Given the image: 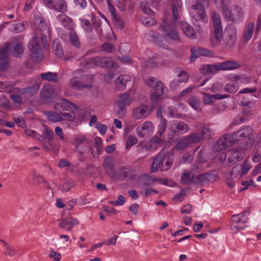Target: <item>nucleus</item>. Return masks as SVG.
I'll return each instance as SVG.
<instances>
[{
  "label": "nucleus",
  "mask_w": 261,
  "mask_h": 261,
  "mask_svg": "<svg viewBox=\"0 0 261 261\" xmlns=\"http://www.w3.org/2000/svg\"><path fill=\"white\" fill-rule=\"evenodd\" d=\"M49 8L60 12H66L67 9V6L64 0L53 2Z\"/></svg>",
  "instance_id": "29"
},
{
  "label": "nucleus",
  "mask_w": 261,
  "mask_h": 261,
  "mask_svg": "<svg viewBox=\"0 0 261 261\" xmlns=\"http://www.w3.org/2000/svg\"><path fill=\"white\" fill-rule=\"evenodd\" d=\"M91 77L85 75L82 76V79L77 80L74 77L71 79L70 84L72 88L75 89H82L84 88H91L90 83Z\"/></svg>",
  "instance_id": "15"
},
{
  "label": "nucleus",
  "mask_w": 261,
  "mask_h": 261,
  "mask_svg": "<svg viewBox=\"0 0 261 261\" xmlns=\"http://www.w3.org/2000/svg\"><path fill=\"white\" fill-rule=\"evenodd\" d=\"M221 12L227 20L231 13V11L229 9V3L227 1L222 0L221 1Z\"/></svg>",
  "instance_id": "37"
},
{
  "label": "nucleus",
  "mask_w": 261,
  "mask_h": 261,
  "mask_svg": "<svg viewBox=\"0 0 261 261\" xmlns=\"http://www.w3.org/2000/svg\"><path fill=\"white\" fill-rule=\"evenodd\" d=\"M151 94V100L152 103L155 104L161 100L164 95V85L161 81L156 82L152 87Z\"/></svg>",
  "instance_id": "13"
},
{
  "label": "nucleus",
  "mask_w": 261,
  "mask_h": 261,
  "mask_svg": "<svg viewBox=\"0 0 261 261\" xmlns=\"http://www.w3.org/2000/svg\"><path fill=\"white\" fill-rule=\"evenodd\" d=\"M243 16V12L242 8L236 6L233 11L231 12L227 20L233 23H237L242 20Z\"/></svg>",
  "instance_id": "23"
},
{
  "label": "nucleus",
  "mask_w": 261,
  "mask_h": 261,
  "mask_svg": "<svg viewBox=\"0 0 261 261\" xmlns=\"http://www.w3.org/2000/svg\"><path fill=\"white\" fill-rule=\"evenodd\" d=\"M180 27L183 33L186 36L191 38H195V30L189 24L186 22H183L181 23Z\"/></svg>",
  "instance_id": "30"
},
{
  "label": "nucleus",
  "mask_w": 261,
  "mask_h": 261,
  "mask_svg": "<svg viewBox=\"0 0 261 261\" xmlns=\"http://www.w3.org/2000/svg\"><path fill=\"white\" fill-rule=\"evenodd\" d=\"M142 23L145 25H153L156 23V20L151 17H142L141 18Z\"/></svg>",
  "instance_id": "54"
},
{
  "label": "nucleus",
  "mask_w": 261,
  "mask_h": 261,
  "mask_svg": "<svg viewBox=\"0 0 261 261\" xmlns=\"http://www.w3.org/2000/svg\"><path fill=\"white\" fill-rule=\"evenodd\" d=\"M75 150L74 151L78 153V156L79 157V160L81 161H84L86 158L85 156V153L86 150V147H83L81 145L75 146Z\"/></svg>",
  "instance_id": "46"
},
{
  "label": "nucleus",
  "mask_w": 261,
  "mask_h": 261,
  "mask_svg": "<svg viewBox=\"0 0 261 261\" xmlns=\"http://www.w3.org/2000/svg\"><path fill=\"white\" fill-rule=\"evenodd\" d=\"M167 121L165 119H161L160 123L159 124L158 127V134L160 137H161L165 132V130L167 128Z\"/></svg>",
  "instance_id": "47"
},
{
  "label": "nucleus",
  "mask_w": 261,
  "mask_h": 261,
  "mask_svg": "<svg viewBox=\"0 0 261 261\" xmlns=\"http://www.w3.org/2000/svg\"><path fill=\"white\" fill-rule=\"evenodd\" d=\"M214 130L209 125L203 126L201 132V136L202 139H209L214 135Z\"/></svg>",
  "instance_id": "42"
},
{
  "label": "nucleus",
  "mask_w": 261,
  "mask_h": 261,
  "mask_svg": "<svg viewBox=\"0 0 261 261\" xmlns=\"http://www.w3.org/2000/svg\"><path fill=\"white\" fill-rule=\"evenodd\" d=\"M169 14L165 15V18L163 19V23L161 25V29L163 34L174 40H179V38L176 30L173 28V25L168 21V17Z\"/></svg>",
  "instance_id": "8"
},
{
  "label": "nucleus",
  "mask_w": 261,
  "mask_h": 261,
  "mask_svg": "<svg viewBox=\"0 0 261 261\" xmlns=\"http://www.w3.org/2000/svg\"><path fill=\"white\" fill-rule=\"evenodd\" d=\"M34 23L37 27V33L41 35V40L43 47L45 49H48L49 47V44L48 42L47 36H49L50 34L49 27L39 16H35Z\"/></svg>",
  "instance_id": "2"
},
{
  "label": "nucleus",
  "mask_w": 261,
  "mask_h": 261,
  "mask_svg": "<svg viewBox=\"0 0 261 261\" xmlns=\"http://www.w3.org/2000/svg\"><path fill=\"white\" fill-rule=\"evenodd\" d=\"M230 136V134H227L220 138L214 144L213 148V151L215 152L220 151L234 144L233 141Z\"/></svg>",
  "instance_id": "12"
},
{
  "label": "nucleus",
  "mask_w": 261,
  "mask_h": 261,
  "mask_svg": "<svg viewBox=\"0 0 261 261\" xmlns=\"http://www.w3.org/2000/svg\"><path fill=\"white\" fill-rule=\"evenodd\" d=\"M0 241L4 243V245L6 248V250L4 253V254L6 256H9L10 257H13L16 254V251L13 247L8 245V244L4 240H0Z\"/></svg>",
  "instance_id": "43"
},
{
  "label": "nucleus",
  "mask_w": 261,
  "mask_h": 261,
  "mask_svg": "<svg viewBox=\"0 0 261 261\" xmlns=\"http://www.w3.org/2000/svg\"><path fill=\"white\" fill-rule=\"evenodd\" d=\"M113 18V21L115 25L117 28L119 29H123L124 28V23L121 18L116 15V17H112Z\"/></svg>",
  "instance_id": "55"
},
{
  "label": "nucleus",
  "mask_w": 261,
  "mask_h": 261,
  "mask_svg": "<svg viewBox=\"0 0 261 261\" xmlns=\"http://www.w3.org/2000/svg\"><path fill=\"white\" fill-rule=\"evenodd\" d=\"M54 108L56 111L61 113L66 111L69 112V113L74 114V110H77L78 107L67 99L62 98L55 105Z\"/></svg>",
  "instance_id": "11"
},
{
  "label": "nucleus",
  "mask_w": 261,
  "mask_h": 261,
  "mask_svg": "<svg viewBox=\"0 0 261 261\" xmlns=\"http://www.w3.org/2000/svg\"><path fill=\"white\" fill-rule=\"evenodd\" d=\"M115 62L108 57H96L94 58V65L103 68H112L115 66Z\"/></svg>",
  "instance_id": "20"
},
{
  "label": "nucleus",
  "mask_w": 261,
  "mask_h": 261,
  "mask_svg": "<svg viewBox=\"0 0 261 261\" xmlns=\"http://www.w3.org/2000/svg\"><path fill=\"white\" fill-rule=\"evenodd\" d=\"M208 74L213 73L215 74L217 73L218 71L221 70L220 66L219 63L215 64H208Z\"/></svg>",
  "instance_id": "53"
},
{
  "label": "nucleus",
  "mask_w": 261,
  "mask_h": 261,
  "mask_svg": "<svg viewBox=\"0 0 261 261\" xmlns=\"http://www.w3.org/2000/svg\"><path fill=\"white\" fill-rule=\"evenodd\" d=\"M53 49L54 54L59 57H62L64 53L61 44L54 41L53 44Z\"/></svg>",
  "instance_id": "44"
},
{
  "label": "nucleus",
  "mask_w": 261,
  "mask_h": 261,
  "mask_svg": "<svg viewBox=\"0 0 261 261\" xmlns=\"http://www.w3.org/2000/svg\"><path fill=\"white\" fill-rule=\"evenodd\" d=\"M153 126L151 122L145 121L137 126L136 129L137 136L141 138L146 137L153 131Z\"/></svg>",
  "instance_id": "16"
},
{
  "label": "nucleus",
  "mask_w": 261,
  "mask_h": 261,
  "mask_svg": "<svg viewBox=\"0 0 261 261\" xmlns=\"http://www.w3.org/2000/svg\"><path fill=\"white\" fill-rule=\"evenodd\" d=\"M189 104L195 110H200V100L196 97L191 96L188 99Z\"/></svg>",
  "instance_id": "41"
},
{
  "label": "nucleus",
  "mask_w": 261,
  "mask_h": 261,
  "mask_svg": "<svg viewBox=\"0 0 261 261\" xmlns=\"http://www.w3.org/2000/svg\"><path fill=\"white\" fill-rule=\"evenodd\" d=\"M249 212L246 211L240 214H235L231 218V229L237 232L245 227L244 224L247 223L249 220Z\"/></svg>",
  "instance_id": "4"
},
{
  "label": "nucleus",
  "mask_w": 261,
  "mask_h": 261,
  "mask_svg": "<svg viewBox=\"0 0 261 261\" xmlns=\"http://www.w3.org/2000/svg\"><path fill=\"white\" fill-rule=\"evenodd\" d=\"M59 222L58 227L68 231H70L72 227L79 224V221L76 219L72 217H64L62 215V218L57 220Z\"/></svg>",
  "instance_id": "14"
},
{
  "label": "nucleus",
  "mask_w": 261,
  "mask_h": 261,
  "mask_svg": "<svg viewBox=\"0 0 261 261\" xmlns=\"http://www.w3.org/2000/svg\"><path fill=\"white\" fill-rule=\"evenodd\" d=\"M83 23L82 27L85 31L88 33H90L92 31V26L90 23L89 20L87 19H83L81 20Z\"/></svg>",
  "instance_id": "58"
},
{
  "label": "nucleus",
  "mask_w": 261,
  "mask_h": 261,
  "mask_svg": "<svg viewBox=\"0 0 261 261\" xmlns=\"http://www.w3.org/2000/svg\"><path fill=\"white\" fill-rule=\"evenodd\" d=\"M29 48L31 52V57L33 62H39L43 58L41 48L39 44V38L35 36L30 41Z\"/></svg>",
  "instance_id": "6"
},
{
  "label": "nucleus",
  "mask_w": 261,
  "mask_h": 261,
  "mask_svg": "<svg viewBox=\"0 0 261 261\" xmlns=\"http://www.w3.org/2000/svg\"><path fill=\"white\" fill-rule=\"evenodd\" d=\"M9 45L7 47H0V71L8 70L9 67Z\"/></svg>",
  "instance_id": "17"
},
{
  "label": "nucleus",
  "mask_w": 261,
  "mask_h": 261,
  "mask_svg": "<svg viewBox=\"0 0 261 261\" xmlns=\"http://www.w3.org/2000/svg\"><path fill=\"white\" fill-rule=\"evenodd\" d=\"M161 163L159 162L156 158H154L151 166V172L154 173L158 171L159 167L162 166Z\"/></svg>",
  "instance_id": "57"
},
{
  "label": "nucleus",
  "mask_w": 261,
  "mask_h": 261,
  "mask_svg": "<svg viewBox=\"0 0 261 261\" xmlns=\"http://www.w3.org/2000/svg\"><path fill=\"white\" fill-rule=\"evenodd\" d=\"M25 29V25L23 23H18L13 25V31L15 33H19L23 31Z\"/></svg>",
  "instance_id": "64"
},
{
  "label": "nucleus",
  "mask_w": 261,
  "mask_h": 261,
  "mask_svg": "<svg viewBox=\"0 0 261 261\" xmlns=\"http://www.w3.org/2000/svg\"><path fill=\"white\" fill-rule=\"evenodd\" d=\"M239 172V169L237 166H235L232 168V170L230 172L227 177L232 179L233 180L234 179L237 178Z\"/></svg>",
  "instance_id": "59"
},
{
  "label": "nucleus",
  "mask_w": 261,
  "mask_h": 261,
  "mask_svg": "<svg viewBox=\"0 0 261 261\" xmlns=\"http://www.w3.org/2000/svg\"><path fill=\"white\" fill-rule=\"evenodd\" d=\"M69 35L71 44L75 47L79 48L81 47V43L76 33L73 30V31H70Z\"/></svg>",
  "instance_id": "39"
},
{
  "label": "nucleus",
  "mask_w": 261,
  "mask_h": 261,
  "mask_svg": "<svg viewBox=\"0 0 261 261\" xmlns=\"http://www.w3.org/2000/svg\"><path fill=\"white\" fill-rule=\"evenodd\" d=\"M103 166L109 176L113 177L115 175V163L111 156H107L104 159Z\"/></svg>",
  "instance_id": "19"
},
{
  "label": "nucleus",
  "mask_w": 261,
  "mask_h": 261,
  "mask_svg": "<svg viewBox=\"0 0 261 261\" xmlns=\"http://www.w3.org/2000/svg\"><path fill=\"white\" fill-rule=\"evenodd\" d=\"M118 173L120 177L126 178L130 176V170L129 168L123 166L118 170Z\"/></svg>",
  "instance_id": "49"
},
{
  "label": "nucleus",
  "mask_w": 261,
  "mask_h": 261,
  "mask_svg": "<svg viewBox=\"0 0 261 261\" xmlns=\"http://www.w3.org/2000/svg\"><path fill=\"white\" fill-rule=\"evenodd\" d=\"M93 65H94V58L85 59L81 62V65L86 68L91 67Z\"/></svg>",
  "instance_id": "60"
},
{
  "label": "nucleus",
  "mask_w": 261,
  "mask_h": 261,
  "mask_svg": "<svg viewBox=\"0 0 261 261\" xmlns=\"http://www.w3.org/2000/svg\"><path fill=\"white\" fill-rule=\"evenodd\" d=\"M75 185L73 180L70 179L65 182L61 187V190L64 192L69 191Z\"/></svg>",
  "instance_id": "52"
},
{
  "label": "nucleus",
  "mask_w": 261,
  "mask_h": 261,
  "mask_svg": "<svg viewBox=\"0 0 261 261\" xmlns=\"http://www.w3.org/2000/svg\"><path fill=\"white\" fill-rule=\"evenodd\" d=\"M212 18L214 26V37L216 40L212 37L211 41L212 45L215 46L218 42H220L221 41L223 35V30L219 14L216 12H213Z\"/></svg>",
  "instance_id": "5"
},
{
  "label": "nucleus",
  "mask_w": 261,
  "mask_h": 261,
  "mask_svg": "<svg viewBox=\"0 0 261 261\" xmlns=\"http://www.w3.org/2000/svg\"><path fill=\"white\" fill-rule=\"evenodd\" d=\"M41 79L44 81L57 82L59 80L58 74L56 72H47L40 74Z\"/></svg>",
  "instance_id": "35"
},
{
  "label": "nucleus",
  "mask_w": 261,
  "mask_h": 261,
  "mask_svg": "<svg viewBox=\"0 0 261 261\" xmlns=\"http://www.w3.org/2000/svg\"><path fill=\"white\" fill-rule=\"evenodd\" d=\"M158 178L148 174L140 175L138 178V182L142 187L153 185L157 181Z\"/></svg>",
  "instance_id": "22"
},
{
  "label": "nucleus",
  "mask_w": 261,
  "mask_h": 261,
  "mask_svg": "<svg viewBox=\"0 0 261 261\" xmlns=\"http://www.w3.org/2000/svg\"><path fill=\"white\" fill-rule=\"evenodd\" d=\"M43 135H37L34 136V138L40 141L43 146V148L46 151L50 150V147H52L51 142L54 139V132L47 126H44L43 131Z\"/></svg>",
  "instance_id": "7"
},
{
  "label": "nucleus",
  "mask_w": 261,
  "mask_h": 261,
  "mask_svg": "<svg viewBox=\"0 0 261 261\" xmlns=\"http://www.w3.org/2000/svg\"><path fill=\"white\" fill-rule=\"evenodd\" d=\"M219 64L221 70H232L240 67L239 63L232 61H227Z\"/></svg>",
  "instance_id": "31"
},
{
  "label": "nucleus",
  "mask_w": 261,
  "mask_h": 261,
  "mask_svg": "<svg viewBox=\"0 0 261 261\" xmlns=\"http://www.w3.org/2000/svg\"><path fill=\"white\" fill-rule=\"evenodd\" d=\"M230 136L234 144L240 141H245V143L241 142L239 145V149L242 150H246L251 148L254 142L253 129L250 126H243L240 129L230 134Z\"/></svg>",
  "instance_id": "1"
},
{
  "label": "nucleus",
  "mask_w": 261,
  "mask_h": 261,
  "mask_svg": "<svg viewBox=\"0 0 261 261\" xmlns=\"http://www.w3.org/2000/svg\"><path fill=\"white\" fill-rule=\"evenodd\" d=\"M137 147L140 152H143L144 150L148 151L156 149L158 148V145L153 144L149 141L147 142L139 143Z\"/></svg>",
  "instance_id": "33"
},
{
  "label": "nucleus",
  "mask_w": 261,
  "mask_h": 261,
  "mask_svg": "<svg viewBox=\"0 0 261 261\" xmlns=\"http://www.w3.org/2000/svg\"><path fill=\"white\" fill-rule=\"evenodd\" d=\"M168 130L173 136H177L188 132L190 128L187 124L182 121L173 120L170 122Z\"/></svg>",
  "instance_id": "10"
},
{
  "label": "nucleus",
  "mask_w": 261,
  "mask_h": 261,
  "mask_svg": "<svg viewBox=\"0 0 261 261\" xmlns=\"http://www.w3.org/2000/svg\"><path fill=\"white\" fill-rule=\"evenodd\" d=\"M254 29V24L252 22H250L248 23L246 27L244 30V39L247 41L251 39L253 35V31Z\"/></svg>",
  "instance_id": "34"
},
{
  "label": "nucleus",
  "mask_w": 261,
  "mask_h": 261,
  "mask_svg": "<svg viewBox=\"0 0 261 261\" xmlns=\"http://www.w3.org/2000/svg\"><path fill=\"white\" fill-rule=\"evenodd\" d=\"M55 92L53 86L50 85H45L40 92V97L44 100H48L51 97Z\"/></svg>",
  "instance_id": "26"
},
{
  "label": "nucleus",
  "mask_w": 261,
  "mask_h": 261,
  "mask_svg": "<svg viewBox=\"0 0 261 261\" xmlns=\"http://www.w3.org/2000/svg\"><path fill=\"white\" fill-rule=\"evenodd\" d=\"M138 142V139L135 136L129 135L126 141L125 148L126 150H128L133 145H135Z\"/></svg>",
  "instance_id": "48"
},
{
  "label": "nucleus",
  "mask_w": 261,
  "mask_h": 261,
  "mask_svg": "<svg viewBox=\"0 0 261 261\" xmlns=\"http://www.w3.org/2000/svg\"><path fill=\"white\" fill-rule=\"evenodd\" d=\"M190 143L186 137L183 139L178 141L175 146L176 150H182L187 148L190 145Z\"/></svg>",
  "instance_id": "45"
},
{
  "label": "nucleus",
  "mask_w": 261,
  "mask_h": 261,
  "mask_svg": "<svg viewBox=\"0 0 261 261\" xmlns=\"http://www.w3.org/2000/svg\"><path fill=\"white\" fill-rule=\"evenodd\" d=\"M178 80L177 82L179 83H187L189 79L188 73L185 70H181L180 72L178 74Z\"/></svg>",
  "instance_id": "51"
},
{
  "label": "nucleus",
  "mask_w": 261,
  "mask_h": 261,
  "mask_svg": "<svg viewBox=\"0 0 261 261\" xmlns=\"http://www.w3.org/2000/svg\"><path fill=\"white\" fill-rule=\"evenodd\" d=\"M241 150L239 151L236 149H232L228 158L229 162L234 164L243 160L244 155V150Z\"/></svg>",
  "instance_id": "25"
},
{
  "label": "nucleus",
  "mask_w": 261,
  "mask_h": 261,
  "mask_svg": "<svg viewBox=\"0 0 261 261\" xmlns=\"http://www.w3.org/2000/svg\"><path fill=\"white\" fill-rule=\"evenodd\" d=\"M9 45V55L13 48V49L12 51V54L13 57L15 58H20L22 56L23 54L24 49L23 45L21 42H10L9 43H6L3 47H7V45Z\"/></svg>",
  "instance_id": "18"
},
{
  "label": "nucleus",
  "mask_w": 261,
  "mask_h": 261,
  "mask_svg": "<svg viewBox=\"0 0 261 261\" xmlns=\"http://www.w3.org/2000/svg\"><path fill=\"white\" fill-rule=\"evenodd\" d=\"M194 178L195 174L192 171L186 170L181 175L180 182L183 185L194 184Z\"/></svg>",
  "instance_id": "28"
},
{
  "label": "nucleus",
  "mask_w": 261,
  "mask_h": 261,
  "mask_svg": "<svg viewBox=\"0 0 261 261\" xmlns=\"http://www.w3.org/2000/svg\"><path fill=\"white\" fill-rule=\"evenodd\" d=\"M167 155V153L165 150H161L156 156V158L159 162L163 164V162L165 161L166 157Z\"/></svg>",
  "instance_id": "61"
},
{
  "label": "nucleus",
  "mask_w": 261,
  "mask_h": 261,
  "mask_svg": "<svg viewBox=\"0 0 261 261\" xmlns=\"http://www.w3.org/2000/svg\"><path fill=\"white\" fill-rule=\"evenodd\" d=\"M212 178V175L208 173H204L197 175L195 174L194 184L200 185L207 181H210Z\"/></svg>",
  "instance_id": "32"
},
{
  "label": "nucleus",
  "mask_w": 261,
  "mask_h": 261,
  "mask_svg": "<svg viewBox=\"0 0 261 261\" xmlns=\"http://www.w3.org/2000/svg\"><path fill=\"white\" fill-rule=\"evenodd\" d=\"M148 106L142 105L135 108L133 113V117L136 119H140L148 116Z\"/></svg>",
  "instance_id": "24"
},
{
  "label": "nucleus",
  "mask_w": 261,
  "mask_h": 261,
  "mask_svg": "<svg viewBox=\"0 0 261 261\" xmlns=\"http://www.w3.org/2000/svg\"><path fill=\"white\" fill-rule=\"evenodd\" d=\"M131 102L130 95L127 93H122L120 95L119 99L117 101V105H121L126 108V106L129 105Z\"/></svg>",
  "instance_id": "38"
},
{
  "label": "nucleus",
  "mask_w": 261,
  "mask_h": 261,
  "mask_svg": "<svg viewBox=\"0 0 261 261\" xmlns=\"http://www.w3.org/2000/svg\"><path fill=\"white\" fill-rule=\"evenodd\" d=\"M43 113L48 120L54 123L63 121H73L75 119V115L73 113H61L56 111H46Z\"/></svg>",
  "instance_id": "3"
},
{
  "label": "nucleus",
  "mask_w": 261,
  "mask_h": 261,
  "mask_svg": "<svg viewBox=\"0 0 261 261\" xmlns=\"http://www.w3.org/2000/svg\"><path fill=\"white\" fill-rule=\"evenodd\" d=\"M191 16L196 21H204L206 19V13L203 5L197 2L190 9Z\"/></svg>",
  "instance_id": "9"
},
{
  "label": "nucleus",
  "mask_w": 261,
  "mask_h": 261,
  "mask_svg": "<svg viewBox=\"0 0 261 261\" xmlns=\"http://www.w3.org/2000/svg\"><path fill=\"white\" fill-rule=\"evenodd\" d=\"M186 137L189 141L190 144L198 143L202 139L201 134L199 135L196 133H193Z\"/></svg>",
  "instance_id": "50"
},
{
  "label": "nucleus",
  "mask_w": 261,
  "mask_h": 261,
  "mask_svg": "<svg viewBox=\"0 0 261 261\" xmlns=\"http://www.w3.org/2000/svg\"><path fill=\"white\" fill-rule=\"evenodd\" d=\"M241 104L243 106H249V107L245 108L243 110V115L245 116L246 118L248 119L251 114V108L253 106V103L250 101L242 100Z\"/></svg>",
  "instance_id": "40"
},
{
  "label": "nucleus",
  "mask_w": 261,
  "mask_h": 261,
  "mask_svg": "<svg viewBox=\"0 0 261 261\" xmlns=\"http://www.w3.org/2000/svg\"><path fill=\"white\" fill-rule=\"evenodd\" d=\"M227 37L226 42L230 46L233 45L236 42L237 30L232 26H228L226 29Z\"/></svg>",
  "instance_id": "27"
},
{
  "label": "nucleus",
  "mask_w": 261,
  "mask_h": 261,
  "mask_svg": "<svg viewBox=\"0 0 261 261\" xmlns=\"http://www.w3.org/2000/svg\"><path fill=\"white\" fill-rule=\"evenodd\" d=\"M57 19L62 25L69 31H73L75 28V24L72 19L64 14H59Z\"/></svg>",
  "instance_id": "21"
},
{
  "label": "nucleus",
  "mask_w": 261,
  "mask_h": 261,
  "mask_svg": "<svg viewBox=\"0 0 261 261\" xmlns=\"http://www.w3.org/2000/svg\"><path fill=\"white\" fill-rule=\"evenodd\" d=\"M50 258H54L55 261H60L61 258V255L58 252H56L52 249H50L49 254L48 255Z\"/></svg>",
  "instance_id": "62"
},
{
  "label": "nucleus",
  "mask_w": 261,
  "mask_h": 261,
  "mask_svg": "<svg viewBox=\"0 0 261 261\" xmlns=\"http://www.w3.org/2000/svg\"><path fill=\"white\" fill-rule=\"evenodd\" d=\"M86 139L84 136L82 135H75L74 136V141L73 142L74 146L81 145L82 143H83L85 141H86Z\"/></svg>",
  "instance_id": "56"
},
{
  "label": "nucleus",
  "mask_w": 261,
  "mask_h": 261,
  "mask_svg": "<svg viewBox=\"0 0 261 261\" xmlns=\"http://www.w3.org/2000/svg\"><path fill=\"white\" fill-rule=\"evenodd\" d=\"M225 90L229 93H233L237 91V86L233 83H228L225 87Z\"/></svg>",
  "instance_id": "63"
},
{
  "label": "nucleus",
  "mask_w": 261,
  "mask_h": 261,
  "mask_svg": "<svg viewBox=\"0 0 261 261\" xmlns=\"http://www.w3.org/2000/svg\"><path fill=\"white\" fill-rule=\"evenodd\" d=\"M129 80V77L125 75H120L116 80V86L117 88L122 91L125 89L127 81Z\"/></svg>",
  "instance_id": "36"
}]
</instances>
